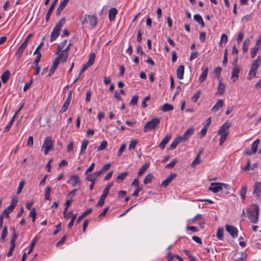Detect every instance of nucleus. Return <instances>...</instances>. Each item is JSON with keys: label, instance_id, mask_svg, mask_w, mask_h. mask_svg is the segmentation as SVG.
Listing matches in <instances>:
<instances>
[{"label": "nucleus", "instance_id": "30", "mask_svg": "<svg viewBox=\"0 0 261 261\" xmlns=\"http://www.w3.org/2000/svg\"><path fill=\"white\" fill-rule=\"evenodd\" d=\"M203 150L201 149L198 153L197 154L194 161L192 162L191 165L193 167L195 166L196 165L199 164L200 163V158L201 153H202Z\"/></svg>", "mask_w": 261, "mask_h": 261}, {"label": "nucleus", "instance_id": "27", "mask_svg": "<svg viewBox=\"0 0 261 261\" xmlns=\"http://www.w3.org/2000/svg\"><path fill=\"white\" fill-rule=\"evenodd\" d=\"M59 64V61L57 59H55L53 63V65L49 70L48 76H51L54 73Z\"/></svg>", "mask_w": 261, "mask_h": 261}, {"label": "nucleus", "instance_id": "21", "mask_svg": "<svg viewBox=\"0 0 261 261\" xmlns=\"http://www.w3.org/2000/svg\"><path fill=\"white\" fill-rule=\"evenodd\" d=\"M88 22L90 23L92 27H94L97 22V18L96 15H87Z\"/></svg>", "mask_w": 261, "mask_h": 261}, {"label": "nucleus", "instance_id": "10", "mask_svg": "<svg viewBox=\"0 0 261 261\" xmlns=\"http://www.w3.org/2000/svg\"><path fill=\"white\" fill-rule=\"evenodd\" d=\"M209 191H212L216 193L222 190L220 186V182H213L211 184V186L208 188Z\"/></svg>", "mask_w": 261, "mask_h": 261}, {"label": "nucleus", "instance_id": "24", "mask_svg": "<svg viewBox=\"0 0 261 261\" xmlns=\"http://www.w3.org/2000/svg\"><path fill=\"white\" fill-rule=\"evenodd\" d=\"M92 211V208H89L83 213L82 214L77 218L76 221V224L79 223L84 218L91 214Z\"/></svg>", "mask_w": 261, "mask_h": 261}, {"label": "nucleus", "instance_id": "55", "mask_svg": "<svg viewBox=\"0 0 261 261\" xmlns=\"http://www.w3.org/2000/svg\"><path fill=\"white\" fill-rule=\"evenodd\" d=\"M29 216H30V217L32 218V221L33 222H34L35 221V219H36V208L35 207H33L31 210V211L30 213Z\"/></svg>", "mask_w": 261, "mask_h": 261}, {"label": "nucleus", "instance_id": "20", "mask_svg": "<svg viewBox=\"0 0 261 261\" xmlns=\"http://www.w3.org/2000/svg\"><path fill=\"white\" fill-rule=\"evenodd\" d=\"M27 45H25L23 43L20 45V46L18 47L15 55L17 57V59H19L22 56V54L24 51V50L26 48Z\"/></svg>", "mask_w": 261, "mask_h": 261}, {"label": "nucleus", "instance_id": "1", "mask_svg": "<svg viewBox=\"0 0 261 261\" xmlns=\"http://www.w3.org/2000/svg\"><path fill=\"white\" fill-rule=\"evenodd\" d=\"M259 208L255 204H253L248 211V219L251 223H257L258 221Z\"/></svg>", "mask_w": 261, "mask_h": 261}, {"label": "nucleus", "instance_id": "46", "mask_svg": "<svg viewBox=\"0 0 261 261\" xmlns=\"http://www.w3.org/2000/svg\"><path fill=\"white\" fill-rule=\"evenodd\" d=\"M95 58V54L94 53L90 54L89 57V60H88L87 64H88L89 65H90V66L91 65H92L94 63Z\"/></svg>", "mask_w": 261, "mask_h": 261}, {"label": "nucleus", "instance_id": "31", "mask_svg": "<svg viewBox=\"0 0 261 261\" xmlns=\"http://www.w3.org/2000/svg\"><path fill=\"white\" fill-rule=\"evenodd\" d=\"M161 110L163 112L171 111L173 110V107L172 106V105L169 104L168 103H165L163 105Z\"/></svg>", "mask_w": 261, "mask_h": 261}, {"label": "nucleus", "instance_id": "44", "mask_svg": "<svg viewBox=\"0 0 261 261\" xmlns=\"http://www.w3.org/2000/svg\"><path fill=\"white\" fill-rule=\"evenodd\" d=\"M153 178V175L151 174H148L143 180V183L145 185L151 182Z\"/></svg>", "mask_w": 261, "mask_h": 261}, {"label": "nucleus", "instance_id": "9", "mask_svg": "<svg viewBox=\"0 0 261 261\" xmlns=\"http://www.w3.org/2000/svg\"><path fill=\"white\" fill-rule=\"evenodd\" d=\"M225 227L226 231L229 233L233 238H236L238 237V230L234 226L226 225Z\"/></svg>", "mask_w": 261, "mask_h": 261}, {"label": "nucleus", "instance_id": "23", "mask_svg": "<svg viewBox=\"0 0 261 261\" xmlns=\"http://www.w3.org/2000/svg\"><path fill=\"white\" fill-rule=\"evenodd\" d=\"M240 69L238 67H234L232 71L231 79L234 82L237 81L239 77Z\"/></svg>", "mask_w": 261, "mask_h": 261}, {"label": "nucleus", "instance_id": "25", "mask_svg": "<svg viewBox=\"0 0 261 261\" xmlns=\"http://www.w3.org/2000/svg\"><path fill=\"white\" fill-rule=\"evenodd\" d=\"M184 70H185L184 66L181 65L178 67V68L176 70L177 76L179 80H181L183 79L184 74Z\"/></svg>", "mask_w": 261, "mask_h": 261}, {"label": "nucleus", "instance_id": "35", "mask_svg": "<svg viewBox=\"0 0 261 261\" xmlns=\"http://www.w3.org/2000/svg\"><path fill=\"white\" fill-rule=\"evenodd\" d=\"M66 21V19L64 17L61 18L59 22L56 24L55 28L61 31V28Z\"/></svg>", "mask_w": 261, "mask_h": 261}, {"label": "nucleus", "instance_id": "33", "mask_svg": "<svg viewBox=\"0 0 261 261\" xmlns=\"http://www.w3.org/2000/svg\"><path fill=\"white\" fill-rule=\"evenodd\" d=\"M88 143H89V141L88 140L85 139L82 141V143L81 144V151H80L81 154H82L84 153L85 150L87 148Z\"/></svg>", "mask_w": 261, "mask_h": 261}, {"label": "nucleus", "instance_id": "48", "mask_svg": "<svg viewBox=\"0 0 261 261\" xmlns=\"http://www.w3.org/2000/svg\"><path fill=\"white\" fill-rule=\"evenodd\" d=\"M18 201V198L16 196H13L12 197L11 204L10 206H12V208L14 209Z\"/></svg>", "mask_w": 261, "mask_h": 261}, {"label": "nucleus", "instance_id": "60", "mask_svg": "<svg viewBox=\"0 0 261 261\" xmlns=\"http://www.w3.org/2000/svg\"><path fill=\"white\" fill-rule=\"evenodd\" d=\"M138 143L137 140H132L129 145L128 149L129 150L133 149L135 148L136 144Z\"/></svg>", "mask_w": 261, "mask_h": 261}, {"label": "nucleus", "instance_id": "32", "mask_svg": "<svg viewBox=\"0 0 261 261\" xmlns=\"http://www.w3.org/2000/svg\"><path fill=\"white\" fill-rule=\"evenodd\" d=\"M250 43V41L249 39H248V38L244 40V41L243 43V46H242L243 52L244 53H246L248 51V47L249 46Z\"/></svg>", "mask_w": 261, "mask_h": 261}, {"label": "nucleus", "instance_id": "19", "mask_svg": "<svg viewBox=\"0 0 261 261\" xmlns=\"http://www.w3.org/2000/svg\"><path fill=\"white\" fill-rule=\"evenodd\" d=\"M253 194H256L257 196L261 195V182H256L253 186Z\"/></svg>", "mask_w": 261, "mask_h": 261}, {"label": "nucleus", "instance_id": "64", "mask_svg": "<svg viewBox=\"0 0 261 261\" xmlns=\"http://www.w3.org/2000/svg\"><path fill=\"white\" fill-rule=\"evenodd\" d=\"M63 215L66 219H69L71 216L72 217L74 215L72 211L67 213V211H65V210L63 212Z\"/></svg>", "mask_w": 261, "mask_h": 261}, {"label": "nucleus", "instance_id": "3", "mask_svg": "<svg viewBox=\"0 0 261 261\" xmlns=\"http://www.w3.org/2000/svg\"><path fill=\"white\" fill-rule=\"evenodd\" d=\"M160 122V120L158 118L152 119L145 124L144 126V131L147 132L155 129L156 127L159 126Z\"/></svg>", "mask_w": 261, "mask_h": 261}, {"label": "nucleus", "instance_id": "36", "mask_svg": "<svg viewBox=\"0 0 261 261\" xmlns=\"http://www.w3.org/2000/svg\"><path fill=\"white\" fill-rule=\"evenodd\" d=\"M148 167H149L148 164H143L141 167L140 169L139 170L138 172V175L139 176H141L143 174V173L147 170V169L148 168Z\"/></svg>", "mask_w": 261, "mask_h": 261}, {"label": "nucleus", "instance_id": "47", "mask_svg": "<svg viewBox=\"0 0 261 261\" xmlns=\"http://www.w3.org/2000/svg\"><path fill=\"white\" fill-rule=\"evenodd\" d=\"M219 135H220V138L219 139V145L221 146L226 140L228 134L225 133Z\"/></svg>", "mask_w": 261, "mask_h": 261}, {"label": "nucleus", "instance_id": "42", "mask_svg": "<svg viewBox=\"0 0 261 261\" xmlns=\"http://www.w3.org/2000/svg\"><path fill=\"white\" fill-rule=\"evenodd\" d=\"M13 210L14 209L12 208V206H9L7 208H5L4 210L2 215L8 217L9 216V214L13 211Z\"/></svg>", "mask_w": 261, "mask_h": 261}, {"label": "nucleus", "instance_id": "4", "mask_svg": "<svg viewBox=\"0 0 261 261\" xmlns=\"http://www.w3.org/2000/svg\"><path fill=\"white\" fill-rule=\"evenodd\" d=\"M53 141L51 137H47L44 140L42 148H44V154L47 155L48 152L53 148Z\"/></svg>", "mask_w": 261, "mask_h": 261}, {"label": "nucleus", "instance_id": "16", "mask_svg": "<svg viewBox=\"0 0 261 261\" xmlns=\"http://www.w3.org/2000/svg\"><path fill=\"white\" fill-rule=\"evenodd\" d=\"M171 138V135L168 134L159 144V147L161 149H164L166 145L169 142Z\"/></svg>", "mask_w": 261, "mask_h": 261}, {"label": "nucleus", "instance_id": "45", "mask_svg": "<svg viewBox=\"0 0 261 261\" xmlns=\"http://www.w3.org/2000/svg\"><path fill=\"white\" fill-rule=\"evenodd\" d=\"M13 230V234H12V238H11L10 240V244H15V241L17 238L18 234L17 233L16 231V230L14 227L12 228Z\"/></svg>", "mask_w": 261, "mask_h": 261}, {"label": "nucleus", "instance_id": "29", "mask_svg": "<svg viewBox=\"0 0 261 261\" xmlns=\"http://www.w3.org/2000/svg\"><path fill=\"white\" fill-rule=\"evenodd\" d=\"M202 72L199 77V81L200 82H203L206 80L209 70L208 67H205L203 69L202 68Z\"/></svg>", "mask_w": 261, "mask_h": 261}, {"label": "nucleus", "instance_id": "56", "mask_svg": "<svg viewBox=\"0 0 261 261\" xmlns=\"http://www.w3.org/2000/svg\"><path fill=\"white\" fill-rule=\"evenodd\" d=\"M177 162V159H174L172 160L170 163L167 164L165 166V168H172L175 166V165L176 164Z\"/></svg>", "mask_w": 261, "mask_h": 261}, {"label": "nucleus", "instance_id": "22", "mask_svg": "<svg viewBox=\"0 0 261 261\" xmlns=\"http://www.w3.org/2000/svg\"><path fill=\"white\" fill-rule=\"evenodd\" d=\"M69 0H63L58 7L56 11V14L59 15L62 11L64 9L65 6L67 5Z\"/></svg>", "mask_w": 261, "mask_h": 261}, {"label": "nucleus", "instance_id": "28", "mask_svg": "<svg viewBox=\"0 0 261 261\" xmlns=\"http://www.w3.org/2000/svg\"><path fill=\"white\" fill-rule=\"evenodd\" d=\"M181 142L182 141L181 139L179 137V136L176 137L174 141H173V142L170 145L169 149L171 150H173L176 147L177 145Z\"/></svg>", "mask_w": 261, "mask_h": 261}, {"label": "nucleus", "instance_id": "58", "mask_svg": "<svg viewBox=\"0 0 261 261\" xmlns=\"http://www.w3.org/2000/svg\"><path fill=\"white\" fill-rule=\"evenodd\" d=\"M107 146V142L105 140L102 141L101 143V144L98 146L97 148L98 151L102 150L105 149Z\"/></svg>", "mask_w": 261, "mask_h": 261}, {"label": "nucleus", "instance_id": "38", "mask_svg": "<svg viewBox=\"0 0 261 261\" xmlns=\"http://www.w3.org/2000/svg\"><path fill=\"white\" fill-rule=\"evenodd\" d=\"M86 179L89 181H95L97 179L96 173H92L87 174L86 177Z\"/></svg>", "mask_w": 261, "mask_h": 261}, {"label": "nucleus", "instance_id": "41", "mask_svg": "<svg viewBox=\"0 0 261 261\" xmlns=\"http://www.w3.org/2000/svg\"><path fill=\"white\" fill-rule=\"evenodd\" d=\"M67 42V39H65L60 42V43L59 44L58 46L57 51L56 53V54H58L61 50L63 49L65 46L66 45Z\"/></svg>", "mask_w": 261, "mask_h": 261}, {"label": "nucleus", "instance_id": "61", "mask_svg": "<svg viewBox=\"0 0 261 261\" xmlns=\"http://www.w3.org/2000/svg\"><path fill=\"white\" fill-rule=\"evenodd\" d=\"M227 36L225 34H223L221 35V40L219 42V45L221 46L222 42H224V43H226L227 41Z\"/></svg>", "mask_w": 261, "mask_h": 261}, {"label": "nucleus", "instance_id": "7", "mask_svg": "<svg viewBox=\"0 0 261 261\" xmlns=\"http://www.w3.org/2000/svg\"><path fill=\"white\" fill-rule=\"evenodd\" d=\"M67 182L68 184L71 185L72 186H75L77 185H81V181L80 180L79 177L77 175H71Z\"/></svg>", "mask_w": 261, "mask_h": 261}, {"label": "nucleus", "instance_id": "57", "mask_svg": "<svg viewBox=\"0 0 261 261\" xmlns=\"http://www.w3.org/2000/svg\"><path fill=\"white\" fill-rule=\"evenodd\" d=\"M241 257L238 259H236L234 261H245L247 257V254L245 252L242 251L241 252Z\"/></svg>", "mask_w": 261, "mask_h": 261}, {"label": "nucleus", "instance_id": "40", "mask_svg": "<svg viewBox=\"0 0 261 261\" xmlns=\"http://www.w3.org/2000/svg\"><path fill=\"white\" fill-rule=\"evenodd\" d=\"M201 94V91L200 90L197 91L191 98V100L193 102H196Z\"/></svg>", "mask_w": 261, "mask_h": 261}, {"label": "nucleus", "instance_id": "62", "mask_svg": "<svg viewBox=\"0 0 261 261\" xmlns=\"http://www.w3.org/2000/svg\"><path fill=\"white\" fill-rule=\"evenodd\" d=\"M69 104H70L69 102L65 101V102L64 103V104H63V105L62 106V108L61 109L60 112L61 113L65 112L68 109V108L69 107Z\"/></svg>", "mask_w": 261, "mask_h": 261}, {"label": "nucleus", "instance_id": "52", "mask_svg": "<svg viewBox=\"0 0 261 261\" xmlns=\"http://www.w3.org/2000/svg\"><path fill=\"white\" fill-rule=\"evenodd\" d=\"M222 68L220 67H218L214 69V73L215 74V77L218 78L219 80Z\"/></svg>", "mask_w": 261, "mask_h": 261}, {"label": "nucleus", "instance_id": "2", "mask_svg": "<svg viewBox=\"0 0 261 261\" xmlns=\"http://www.w3.org/2000/svg\"><path fill=\"white\" fill-rule=\"evenodd\" d=\"M261 64L260 56H258L256 60L254 61L251 64V69L248 74V80H251L255 77L257 70Z\"/></svg>", "mask_w": 261, "mask_h": 261}, {"label": "nucleus", "instance_id": "51", "mask_svg": "<svg viewBox=\"0 0 261 261\" xmlns=\"http://www.w3.org/2000/svg\"><path fill=\"white\" fill-rule=\"evenodd\" d=\"M15 118V116H13L11 120H10L8 124L5 128L4 132H7L9 130L14 121Z\"/></svg>", "mask_w": 261, "mask_h": 261}, {"label": "nucleus", "instance_id": "6", "mask_svg": "<svg viewBox=\"0 0 261 261\" xmlns=\"http://www.w3.org/2000/svg\"><path fill=\"white\" fill-rule=\"evenodd\" d=\"M194 132V129L192 127H190L186 131L182 136H180L179 137L181 139L182 142H185L190 138Z\"/></svg>", "mask_w": 261, "mask_h": 261}, {"label": "nucleus", "instance_id": "39", "mask_svg": "<svg viewBox=\"0 0 261 261\" xmlns=\"http://www.w3.org/2000/svg\"><path fill=\"white\" fill-rule=\"evenodd\" d=\"M127 175H128V172H127L121 173L117 176V177L116 178V181L118 182L123 181V179L125 178V177Z\"/></svg>", "mask_w": 261, "mask_h": 261}, {"label": "nucleus", "instance_id": "15", "mask_svg": "<svg viewBox=\"0 0 261 261\" xmlns=\"http://www.w3.org/2000/svg\"><path fill=\"white\" fill-rule=\"evenodd\" d=\"M68 52H67L66 50H61V53L57 58H56L55 59H57L58 61L60 62H66L67 61V58H68Z\"/></svg>", "mask_w": 261, "mask_h": 261}, {"label": "nucleus", "instance_id": "37", "mask_svg": "<svg viewBox=\"0 0 261 261\" xmlns=\"http://www.w3.org/2000/svg\"><path fill=\"white\" fill-rule=\"evenodd\" d=\"M10 76V72L9 70H6L3 73L1 76L2 82H7Z\"/></svg>", "mask_w": 261, "mask_h": 261}, {"label": "nucleus", "instance_id": "34", "mask_svg": "<svg viewBox=\"0 0 261 261\" xmlns=\"http://www.w3.org/2000/svg\"><path fill=\"white\" fill-rule=\"evenodd\" d=\"M38 238L37 237H35L34 238V239H33V240L32 241V242L30 245L29 249V250L27 253L28 254H30L31 253V252L33 251L34 247L35 245V244H36L37 241L38 240Z\"/></svg>", "mask_w": 261, "mask_h": 261}, {"label": "nucleus", "instance_id": "13", "mask_svg": "<svg viewBox=\"0 0 261 261\" xmlns=\"http://www.w3.org/2000/svg\"><path fill=\"white\" fill-rule=\"evenodd\" d=\"M58 1V0H54L53 3H51V5L50 6V7L48 10L47 13L46 15V16H45V20H46V22H47L48 21V20L50 18V16L51 15V14L53 11L54 10V9H55V7L57 4Z\"/></svg>", "mask_w": 261, "mask_h": 261}, {"label": "nucleus", "instance_id": "49", "mask_svg": "<svg viewBox=\"0 0 261 261\" xmlns=\"http://www.w3.org/2000/svg\"><path fill=\"white\" fill-rule=\"evenodd\" d=\"M51 188L50 187H47L45 190V199L46 200H50V193L51 192Z\"/></svg>", "mask_w": 261, "mask_h": 261}, {"label": "nucleus", "instance_id": "11", "mask_svg": "<svg viewBox=\"0 0 261 261\" xmlns=\"http://www.w3.org/2000/svg\"><path fill=\"white\" fill-rule=\"evenodd\" d=\"M231 126V124L227 122H225L222 124L220 128L218 130V134H225L226 133L229 134L228 129L229 127Z\"/></svg>", "mask_w": 261, "mask_h": 261}, {"label": "nucleus", "instance_id": "8", "mask_svg": "<svg viewBox=\"0 0 261 261\" xmlns=\"http://www.w3.org/2000/svg\"><path fill=\"white\" fill-rule=\"evenodd\" d=\"M260 142L259 139L256 140L251 145V151L246 150L245 153L248 155H251L256 152L257 150V147Z\"/></svg>", "mask_w": 261, "mask_h": 261}, {"label": "nucleus", "instance_id": "12", "mask_svg": "<svg viewBox=\"0 0 261 261\" xmlns=\"http://www.w3.org/2000/svg\"><path fill=\"white\" fill-rule=\"evenodd\" d=\"M175 173H171L165 179L162 181L161 186L163 187H166L176 177Z\"/></svg>", "mask_w": 261, "mask_h": 261}, {"label": "nucleus", "instance_id": "26", "mask_svg": "<svg viewBox=\"0 0 261 261\" xmlns=\"http://www.w3.org/2000/svg\"><path fill=\"white\" fill-rule=\"evenodd\" d=\"M60 33V31L58 30L57 29L54 28L53 31L51 32L50 40L51 42L55 40L59 36Z\"/></svg>", "mask_w": 261, "mask_h": 261}, {"label": "nucleus", "instance_id": "43", "mask_svg": "<svg viewBox=\"0 0 261 261\" xmlns=\"http://www.w3.org/2000/svg\"><path fill=\"white\" fill-rule=\"evenodd\" d=\"M247 192V187L246 186H244L242 187L241 190L240 191L239 194L240 196L243 200L245 199V195Z\"/></svg>", "mask_w": 261, "mask_h": 261}, {"label": "nucleus", "instance_id": "50", "mask_svg": "<svg viewBox=\"0 0 261 261\" xmlns=\"http://www.w3.org/2000/svg\"><path fill=\"white\" fill-rule=\"evenodd\" d=\"M7 227L6 226H5L3 228V230L2 232V235L1 237V242H4L5 238L7 237Z\"/></svg>", "mask_w": 261, "mask_h": 261}, {"label": "nucleus", "instance_id": "14", "mask_svg": "<svg viewBox=\"0 0 261 261\" xmlns=\"http://www.w3.org/2000/svg\"><path fill=\"white\" fill-rule=\"evenodd\" d=\"M225 84L224 83H219L217 87V91L216 93V95L221 96L224 94L225 91Z\"/></svg>", "mask_w": 261, "mask_h": 261}, {"label": "nucleus", "instance_id": "54", "mask_svg": "<svg viewBox=\"0 0 261 261\" xmlns=\"http://www.w3.org/2000/svg\"><path fill=\"white\" fill-rule=\"evenodd\" d=\"M139 97L138 95H136L133 96L129 104L131 106H136L137 104V102L138 100Z\"/></svg>", "mask_w": 261, "mask_h": 261}, {"label": "nucleus", "instance_id": "53", "mask_svg": "<svg viewBox=\"0 0 261 261\" xmlns=\"http://www.w3.org/2000/svg\"><path fill=\"white\" fill-rule=\"evenodd\" d=\"M224 229L223 228H219L217 232V237L219 240H222L223 236Z\"/></svg>", "mask_w": 261, "mask_h": 261}, {"label": "nucleus", "instance_id": "17", "mask_svg": "<svg viewBox=\"0 0 261 261\" xmlns=\"http://www.w3.org/2000/svg\"><path fill=\"white\" fill-rule=\"evenodd\" d=\"M224 105V101L222 99H219L217 103L212 108L211 111L213 112H216L222 108Z\"/></svg>", "mask_w": 261, "mask_h": 261}, {"label": "nucleus", "instance_id": "18", "mask_svg": "<svg viewBox=\"0 0 261 261\" xmlns=\"http://www.w3.org/2000/svg\"><path fill=\"white\" fill-rule=\"evenodd\" d=\"M118 10L115 8H112L109 11V18L111 21L115 19L116 15L117 14Z\"/></svg>", "mask_w": 261, "mask_h": 261}, {"label": "nucleus", "instance_id": "5", "mask_svg": "<svg viewBox=\"0 0 261 261\" xmlns=\"http://www.w3.org/2000/svg\"><path fill=\"white\" fill-rule=\"evenodd\" d=\"M261 47V36L257 40L255 46L251 48L250 54L252 58H254L259 49Z\"/></svg>", "mask_w": 261, "mask_h": 261}, {"label": "nucleus", "instance_id": "59", "mask_svg": "<svg viewBox=\"0 0 261 261\" xmlns=\"http://www.w3.org/2000/svg\"><path fill=\"white\" fill-rule=\"evenodd\" d=\"M126 148V144L125 143H123L121 144L119 150H118V152L117 153V155L118 156H121L123 152L124 151V149H125Z\"/></svg>", "mask_w": 261, "mask_h": 261}, {"label": "nucleus", "instance_id": "63", "mask_svg": "<svg viewBox=\"0 0 261 261\" xmlns=\"http://www.w3.org/2000/svg\"><path fill=\"white\" fill-rule=\"evenodd\" d=\"M24 185V182L23 181H21L19 182V186H18V187L17 190V194H19L21 192L23 188Z\"/></svg>", "mask_w": 261, "mask_h": 261}]
</instances>
